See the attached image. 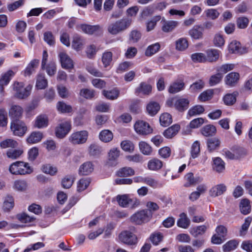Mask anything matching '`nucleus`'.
Wrapping results in <instances>:
<instances>
[{
    "mask_svg": "<svg viewBox=\"0 0 252 252\" xmlns=\"http://www.w3.org/2000/svg\"><path fill=\"white\" fill-rule=\"evenodd\" d=\"M160 109L159 104L155 101L150 102L147 106V111L148 114L152 116H155L158 113Z\"/></svg>",
    "mask_w": 252,
    "mask_h": 252,
    "instance_id": "nucleus-31",
    "label": "nucleus"
},
{
    "mask_svg": "<svg viewBox=\"0 0 252 252\" xmlns=\"http://www.w3.org/2000/svg\"><path fill=\"white\" fill-rule=\"evenodd\" d=\"M71 128V122L65 121L60 124L56 128V135L58 138L64 137Z\"/></svg>",
    "mask_w": 252,
    "mask_h": 252,
    "instance_id": "nucleus-9",
    "label": "nucleus"
},
{
    "mask_svg": "<svg viewBox=\"0 0 252 252\" xmlns=\"http://www.w3.org/2000/svg\"><path fill=\"white\" fill-rule=\"evenodd\" d=\"M188 47V42L186 39L181 38L176 41V48L179 51H183Z\"/></svg>",
    "mask_w": 252,
    "mask_h": 252,
    "instance_id": "nucleus-64",
    "label": "nucleus"
},
{
    "mask_svg": "<svg viewBox=\"0 0 252 252\" xmlns=\"http://www.w3.org/2000/svg\"><path fill=\"white\" fill-rule=\"evenodd\" d=\"M41 170L43 172L51 176L55 175L57 172V169L50 164H45L42 166Z\"/></svg>",
    "mask_w": 252,
    "mask_h": 252,
    "instance_id": "nucleus-62",
    "label": "nucleus"
},
{
    "mask_svg": "<svg viewBox=\"0 0 252 252\" xmlns=\"http://www.w3.org/2000/svg\"><path fill=\"white\" fill-rule=\"evenodd\" d=\"M226 190V187L223 184L213 187L209 191L210 195L215 197L222 194Z\"/></svg>",
    "mask_w": 252,
    "mask_h": 252,
    "instance_id": "nucleus-15",
    "label": "nucleus"
},
{
    "mask_svg": "<svg viewBox=\"0 0 252 252\" xmlns=\"http://www.w3.org/2000/svg\"><path fill=\"white\" fill-rule=\"evenodd\" d=\"M204 108L201 105H196L189 109L188 112V115L192 117L195 115H200L203 113Z\"/></svg>",
    "mask_w": 252,
    "mask_h": 252,
    "instance_id": "nucleus-50",
    "label": "nucleus"
},
{
    "mask_svg": "<svg viewBox=\"0 0 252 252\" xmlns=\"http://www.w3.org/2000/svg\"><path fill=\"white\" fill-rule=\"evenodd\" d=\"M23 153V150L22 148L17 149L9 150L6 152L7 157L12 159H16L19 158Z\"/></svg>",
    "mask_w": 252,
    "mask_h": 252,
    "instance_id": "nucleus-42",
    "label": "nucleus"
},
{
    "mask_svg": "<svg viewBox=\"0 0 252 252\" xmlns=\"http://www.w3.org/2000/svg\"><path fill=\"white\" fill-rule=\"evenodd\" d=\"M213 169L217 172H222L225 169V163L224 161L219 157H217L213 159Z\"/></svg>",
    "mask_w": 252,
    "mask_h": 252,
    "instance_id": "nucleus-33",
    "label": "nucleus"
},
{
    "mask_svg": "<svg viewBox=\"0 0 252 252\" xmlns=\"http://www.w3.org/2000/svg\"><path fill=\"white\" fill-rule=\"evenodd\" d=\"M18 146V143L13 139H6L0 143V147L2 149L8 148H15Z\"/></svg>",
    "mask_w": 252,
    "mask_h": 252,
    "instance_id": "nucleus-37",
    "label": "nucleus"
},
{
    "mask_svg": "<svg viewBox=\"0 0 252 252\" xmlns=\"http://www.w3.org/2000/svg\"><path fill=\"white\" fill-rule=\"evenodd\" d=\"M235 65L232 63L223 64L217 68V71L223 77V75L231 71L234 68Z\"/></svg>",
    "mask_w": 252,
    "mask_h": 252,
    "instance_id": "nucleus-39",
    "label": "nucleus"
},
{
    "mask_svg": "<svg viewBox=\"0 0 252 252\" xmlns=\"http://www.w3.org/2000/svg\"><path fill=\"white\" fill-rule=\"evenodd\" d=\"M131 23L128 19H123L110 24L108 27V32L111 34L116 35L127 29Z\"/></svg>",
    "mask_w": 252,
    "mask_h": 252,
    "instance_id": "nucleus-3",
    "label": "nucleus"
},
{
    "mask_svg": "<svg viewBox=\"0 0 252 252\" xmlns=\"http://www.w3.org/2000/svg\"><path fill=\"white\" fill-rule=\"evenodd\" d=\"M189 220L187 218L186 215L184 213L181 214L180 219L177 221L178 226L183 228H187L189 227Z\"/></svg>",
    "mask_w": 252,
    "mask_h": 252,
    "instance_id": "nucleus-45",
    "label": "nucleus"
},
{
    "mask_svg": "<svg viewBox=\"0 0 252 252\" xmlns=\"http://www.w3.org/2000/svg\"><path fill=\"white\" fill-rule=\"evenodd\" d=\"M192 61L194 63L206 62V55L202 53H195L191 56Z\"/></svg>",
    "mask_w": 252,
    "mask_h": 252,
    "instance_id": "nucleus-60",
    "label": "nucleus"
},
{
    "mask_svg": "<svg viewBox=\"0 0 252 252\" xmlns=\"http://www.w3.org/2000/svg\"><path fill=\"white\" fill-rule=\"evenodd\" d=\"M120 92L117 89H114L109 91H103V94L104 96L111 100L117 99L119 95Z\"/></svg>",
    "mask_w": 252,
    "mask_h": 252,
    "instance_id": "nucleus-43",
    "label": "nucleus"
},
{
    "mask_svg": "<svg viewBox=\"0 0 252 252\" xmlns=\"http://www.w3.org/2000/svg\"><path fill=\"white\" fill-rule=\"evenodd\" d=\"M178 22L176 21H168L164 22L162 30L164 32H168L172 31L177 26Z\"/></svg>",
    "mask_w": 252,
    "mask_h": 252,
    "instance_id": "nucleus-41",
    "label": "nucleus"
},
{
    "mask_svg": "<svg viewBox=\"0 0 252 252\" xmlns=\"http://www.w3.org/2000/svg\"><path fill=\"white\" fill-rule=\"evenodd\" d=\"M185 84L183 81L174 82L169 86L168 92L170 94H175L183 90Z\"/></svg>",
    "mask_w": 252,
    "mask_h": 252,
    "instance_id": "nucleus-29",
    "label": "nucleus"
},
{
    "mask_svg": "<svg viewBox=\"0 0 252 252\" xmlns=\"http://www.w3.org/2000/svg\"><path fill=\"white\" fill-rule=\"evenodd\" d=\"M200 143L195 141L192 145L190 150L191 156L193 158H196L200 154Z\"/></svg>",
    "mask_w": 252,
    "mask_h": 252,
    "instance_id": "nucleus-57",
    "label": "nucleus"
},
{
    "mask_svg": "<svg viewBox=\"0 0 252 252\" xmlns=\"http://www.w3.org/2000/svg\"><path fill=\"white\" fill-rule=\"evenodd\" d=\"M134 129L137 134L141 135H147L153 132L150 125L143 120L137 121L134 125Z\"/></svg>",
    "mask_w": 252,
    "mask_h": 252,
    "instance_id": "nucleus-7",
    "label": "nucleus"
},
{
    "mask_svg": "<svg viewBox=\"0 0 252 252\" xmlns=\"http://www.w3.org/2000/svg\"><path fill=\"white\" fill-rule=\"evenodd\" d=\"M14 189L18 191H23L26 189L27 188V183L26 181L22 180H16L14 182Z\"/></svg>",
    "mask_w": 252,
    "mask_h": 252,
    "instance_id": "nucleus-63",
    "label": "nucleus"
},
{
    "mask_svg": "<svg viewBox=\"0 0 252 252\" xmlns=\"http://www.w3.org/2000/svg\"><path fill=\"white\" fill-rule=\"evenodd\" d=\"M204 86V81L202 80H199L190 85L189 90L191 93L198 92L202 90Z\"/></svg>",
    "mask_w": 252,
    "mask_h": 252,
    "instance_id": "nucleus-54",
    "label": "nucleus"
},
{
    "mask_svg": "<svg viewBox=\"0 0 252 252\" xmlns=\"http://www.w3.org/2000/svg\"><path fill=\"white\" fill-rule=\"evenodd\" d=\"M207 227L205 225H200L197 227L191 228L190 230V233L195 237L200 235H202L205 233Z\"/></svg>",
    "mask_w": 252,
    "mask_h": 252,
    "instance_id": "nucleus-52",
    "label": "nucleus"
},
{
    "mask_svg": "<svg viewBox=\"0 0 252 252\" xmlns=\"http://www.w3.org/2000/svg\"><path fill=\"white\" fill-rule=\"evenodd\" d=\"M228 48L229 51L233 54H242V49L241 47V44L236 40L231 41L228 45Z\"/></svg>",
    "mask_w": 252,
    "mask_h": 252,
    "instance_id": "nucleus-30",
    "label": "nucleus"
},
{
    "mask_svg": "<svg viewBox=\"0 0 252 252\" xmlns=\"http://www.w3.org/2000/svg\"><path fill=\"white\" fill-rule=\"evenodd\" d=\"M180 126L176 124L166 129L163 132V135L167 138H171L178 132Z\"/></svg>",
    "mask_w": 252,
    "mask_h": 252,
    "instance_id": "nucleus-28",
    "label": "nucleus"
},
{
    "mask_svg": "<svg viewBox=\"0 0 252 252\" xmlns=\"http://www.w3.org/2000/svg\"><path fill=\"white\" fill-rule=\"evenodd\" d=\"M112 61V53L109 51L104 52L102 54V62L105 67L110 65Z\"/></svg>",
    "mask_w": 252,
    "mask_h": 252,
    "instance_id": "nucleus-59",
    "label": "nucleus"
},
{
    "mask_svg": "<svg viewBox=\"0 0 252 252\" xmlns=\"http://www.w3.org/2000/svg\"><path fill=\"white\" fill-rule=\"evenodd\" d=\"M23 113V108L16 105L12 106L9 111V116L13 120H18L21 118Z\"/></svg>",
    "mask_w": 252,
    "mask_h": 252,
    "instance_id": "nucleus-18",
    "label": "nucleus"
},
{
    "mask_svg": "<svg viewBox=\"0 0 252 252\" xmlns=\"http://www.w3.org/2000/svg\"><path fill=\"white\" fill-rule=\"evenodd\" d=\"M239 77L240 75L238 73L232 72L225 76L224 81L227 85L233 87L237 83Z\"/></svg>",
    "mask_w": 252,
    "mask_h": 252,
    "instance_id": "nucleus-19",
    "label": "nucleus"
},
{
    "mask_svg": "<svg viewBox=\"0 0 252 252\" xmlns=\"http://www.w3.org/2000/svg\"><path fill=\"white\" fill-rule=\"evenodd\" d=\"M139 147L140 152L144 155L150 156L152 154L153 149L152 147L145 141H140L139 143Z\"/></svg>",
    "mask_w": 252,
    "mask_h": 252,
    "instance_id": "nucleus-34",
    "label": "nucleus"
},
{
    "mask_svg": "<svg viewBox=\"0 0 252 252\" xmlns=\"http://www.w3.org/2000/svg\"><path fill=\"white\" fill-rule=\"evenodd\" d=\"M99 138L103 142H109L113 139V134L110 130L104 129L100 132Z\"/></svg>",
    "mask_w": 252,
    "mask_h": 252,
    "instance_id": "nucleus-32",
    "label": "nucleus"
},
{
    "mask_svg": "<svg viewBox=\"0 0 252 252\" xmlns=\"http://www.w3.org/2000/svg\"><path fill=\"white\" fill-rule=\"evenodd\" d=\"M118 239L121 243L129 246L135 245L138 242L136 235L128 230L122 231L118 236Z\"/></svg>",
    "mask_w": 252,
    "mask_h": 252,
    "instance_id": "nucleus-5",
    "label": "nucleus"
},
{
    "mask_svg": "<svg viewBox=\"0 0 252 252\" xmlns=\"http://www.w3.org/2000/svg\"><path fill=\"white\" fill-rule=\"evenodd\" d=\"M48 81L45 76L39 74L37 76L36 87L39 89H43L47 86Z\"/></svg>",
    "mask_w": 252,
    "mask_h": 252,
    "instance_id": "nucleus-53",
    "label": "nucleus"
},
{
    "mask_svg": "<svg viewBox=\"0 0 252 252\" xmlns=\"http://www.w3.org/2000/svg\"><path fill=\"white\" fill-rule=\"evenodd\" d=\"M15 74V72L13 70H8L1 75L0 79V84L6 86Z\"/></svg>",
    "mask_w": 252,
    "mask_h": 252,
    "instance_id": "nucleus-35",
    "label": "nucleus"
},
{
    "mask_svg": "<svg viewBox=\"0 0 252 252\" xmlns=\"http://www.w3.org/2000/svg\"><path fill=\"white\" fill-rule=\"evenodd\" d=\"M189 101L185 98H180L174 102L175 108L179 111H184L189 107Z\"/></svg>",
    "mask_w": 252,
    "mask_h": 252,
    "instance_id": "nucleus-24",
    "label": "nucleus"
},
{
    "mask_svg": "<svg viewBox=\"0 0 252 252\" xmlns=\"http://www.w3.org/2000/svg\"><path fill=\"white\" fill-rule=\"evenodd\" d=\"M91 183V179L89 178L81 179L77 184V190L82 191L86 189Z\"/></svg>",
    "mask_w": 252,
    "mask_h": 252,
    "instance_id": "nucleus-49",
    "label": "nucleus"
},
{
    "mask_svg": "<svg viewBox=\"0 0 252 252\" xmlns=\"http://www.w3.org/2000/svg\"><path fill=\"white\" fill-rule=\"evenodd\" d=\"M121 147L124 151L129 153L133 152L135 148L134 144L127 140L123 141L121 143Z\"/></svg>",
    "mask_w": 252,
    "mask_h": 252,
    "instance_id": "nucleus-51",
    "label": "nucleus"
},
{
    "mask_svg": "<svg viewBox=\"0 0 252 252\" xmlns=\"http://www.w3.org/2000/svg\"><path fill=\"white\" fill-rule=\"evenodd\" d=\"M239 242L235 240L229 241L222 247L224 252H229L235 250L238 246Z\"/></svg>",
    "mask_w": 252,
    "mask_h": 252,
    "instance_id": "nucleus-48",
    "label": "nucleus"
},
{
    "mask_svg": "<svg viewBox=\"0 0 252 252\" xmlns=\"http://www.w3.org/2000/svg\"><path fill=\"white\" fill-rule=\"evenodd\" d=\"M89 133L87 130H81L72 133L69 137V141L73 145L85 143L88 139Z\"/></svg>",
    "mask_w": 252,
    "mask_h": 252,
    "instance_id": "nucleus-6",
    "label": "nucleus"
},
{
    "mask_svg": "<svg viewBox=\"0 0 252 252\" xmlns=\"http://www.w3.org/2000/svg\"><path fill=\"white\" fill-rule=\"evenodd\" d=\"M201 132L202 135L205 136H213L216 132V128L213 125H208L202 128Z\"/></svg>",
    "mask_w": 252,
    "mask_h": 252,
    "instance_id": "nucleus-38",
    "label": "nucleus"
},
{
    "mask_svg": "<svg viewBox=\"0 0 252 252\" xmlns=\"http://www.w3.org/2000/svg\"><path fill=\"white\" fill-rule=\"evenodd\" d=\"M9 171L12 174L22 175L31 173L32 169L28 163L18 161L11 164Z\"/></svg>",
    "mask_w": 252,
    "mask_h": 252,
    "instance_id": "nucleus-2",
    "label": "nucleus"
},
{
    "mask_svg": "<svg viewBox=\"0 0 252 252\" xmlns=\"http://www.w3.org/2000/svg\"><path fill=\"white\" fill-rule=\"evenodd\" d=\"M43 137V133L41 132L34 131L27 138V141L29 144H35L39 142Z\"/></svg>",
    "mask_w": 252,
    "mask_h": 252,
    "instance_id": "nucleus-27",
    "label": "nucleus"
},
{
    "mask_svg": "<svg viewBox=\"0 0 252 252\" xmlns=\"http://www.w3.org/2000/svg\"><path fill=\"white\" fill-rule=\"evenodd\" d=\"M241 212L244 215H247L251 211L250 201L247 199H242L240 203Z\"/></svg>",
    "mask_w": 252,
    "mask_h": 252,
    "instance_id": "nucleus-40",
    "label": "nucleus"
},
{
    "mask_svg": "<svg viewBox=\"0 0 252 252\" xmlns=\"http://www.w3.org/2000/svg\"><path fill=\"white\" fill-rule=\"evenodd\" d=\"M214 45L218 47L223 46L225 43V39L223 36L220 33L215 34L213 38Z\"/></svg>",
    "mask_w": 252,
    "mask_h": 252,
    "instance_id": "nucleus-56",
    "label": "nucleus"
},
{
    "mask_svg": "<svg viewBox=\"0 0 252 252\" xmlns=\"http://www.w3.org/2000/svg\"><path fill=\"white\" fill-rule=\"evenodd\" d=\"M80 28L84 32L89 34L97 33L102 30L101 27L98 25L92 26L83 24L80 25Z\"/></svg>",
    "mask_w": 252,
    "mask_h": 252,
    "instance_id": "nucleus-20",
    "label": "nucleus"
},
{
    "mask_svg": "<svg viewBox=\"0 0 252 252\" xmlns=\"http://www.w3.org/2000/svg\"><path fill=\"white\" fill-rule=\"evenodd\" d=\"M94 170V165L91 162L88 161L82 164L79 169L80 175H88Z\"/></svg>",
    "mask_w": 252,
    "mask_h": 252,
    "instance_id": "nucleus-25",
    "label": "nucleus"
},
{
    "mask_svg": "<svg viewBox=\"0 0 252 252\" xmlns=\"http://www.w3.org/2000/svg\"><path fill=\"white\" fill-rule=\"evenodd\" d=\"M204 13L207 18L212 20L216 19L220 15L219 11L217 9L213 8H210L205 10Z\"/></svg>",
    "mask_w": 252,
    "mask_h": 252,
    "instance_id": "nucleus-61",
    "label": "nucleus"
},
{
    "mask_svg": "<svg viewBox=\"0 0 252 252\" xmlns=\"http://www.w3.org/2000/svg\"><path fill=\"white\" fill-rule=\"evenodd\" d=\"M151 215L146 210H142L132 215L130 218L131 222L136 224L146 223L151 219Z\"/></svg>",
    "mask_w": 252,
    "mask_h": 252,
    "instance_id": "nucleus-4",
    "label": "nucleus"
},
{
    "mask_svg": "<svg viewBox=\"0 0 252 252\" xmlns=\"http://www.w3.org/2000/svg\"><path fill=\"white\" fill-rule=\"evenodd\" d=\"M163 162L159 159L154 158L149 160L147 163V167L151 171H158L163 166Z\"/></svg>",
    "mask_w": 252,
    "mask_h": 252,
    "instance_id": "nucleus-17",
    "label": "nucleus"
},
{
    "mask_svg": "<svg viewBox=\"0 0 252 252\" xmlns=\"http://www.w3.org/2000/svg\"><path fill=\"white\" fill-rule=\"evenodd\" d=\"M59 56L62 67L66 69L72 68L74 66L73 61L64 52H61Z\"/></svg>",
    "mask_w": 252,
    "mask_h": 252,
    "instance_id": "nucleus-10",
    "label": "nucleus"
},
{
    "mask_svg": "<svg viewBox=\"0 0 252 252\" xmlns=\"http://www.w3.org/2000/svg\"><path fill=\"white\" fill-rule=\"evenodd\" d=\"M203 27L201 26L195 25L189 31V33L192 38L198 40L203 38Z\"/></svg>",
    "mask_w": 252,
    "mask_h": 252,
    "instance_id": "nucleus-16",
    "label": "nucleus"
},
{
    "mask_svg": "<svg viewBox=\"0 0 252 252\" xmlns=\"http://www.w3.org/2000/svg\"><path fill=\"white\" fill-rule=\"evenodd\" d=\"M152 91V87L150 85L147 84L145 83H141L136 90V93H142L144 94H149Z\"/></svg>",
    "mask_w": 252,
    "mask_h": 252,
    "instance_id": "nucleus-58",
    "label": "nucleus"
},
{
    "mask_svg": "<svg viewBox=\"0 0 252 252\" xmlns=\"http://www.w3.org/2000/svg\"><path fill=\"white\" fill-rule=\"evenodd\" d=\"M32 88V85L25 86L23 82H14L12 84V90L14 96L20 99H25L31 94Z\"/></svg>",
    "mask_w": 252,
    "mask_h": 252,
    "instance_id": "nucleus-1",
    "label": "nucleus"
},
{
    "mask_svg": "<svg viewBox=\"0 0 252 252\" xmlns=\"http://www.w3.org/2000/svg\"><path fill=\"white\" fill-rule=\"evenodd\" d=\"M221 52L216 49H209L206 51V62H216L219 59Z\"/></svg>",
    "mask_w": 252,
    "mask_h": 252,
    "instance_id": "nucleus-12",
    "label": "nucleus"
},
{
    "mask_svg": "<svg viewBox=\"0 0 252 252\" xmlns=\"http://www.w3.org/2000/svg\"><path fill=\"white\" fill-rule=\"evenodd\" d=\"M14 206V200L12 196L8 195L5 197L2 208L4 212L9 211Z\"/></svg>",
    "mask_w": 252,
    "mask_h": 252,
    "instance_id": "nucleus-36",
    "label": "nucleus"
},
{
    "mask_svg": "<svg viewBox=\"0 0 252 252\" xmlns=\"http://www.w3.org/2000/svg\"><path fill=\"white\" fill-rule=\"evenodd\" d=\"M85 44L84 39L78 34L72 37V47L76 51L81 50Z\"/></svg>",
    "mask_w": 252,
    "mask_h": 252,
    "instance_id": "nucleus-22",
    "label": "nucleus"
},
{
    "mask_svg": "<svg viewBox=\"0 0 252 252\" xmlns=\"http://www.w3.org/2000/svg\"><path fill=\"white\" fill-rule=\"evenodd\" d=\"M120 156V150L118 148H112L108 153V164L111 165L116 164V160Z\"/></svg>",
    "mask_w": 252,
    "mask_h": 252,
    "instance_id": "nucleus-26",
    "label": "nucleus"
},
{
    "mask_svg": "<svg viewBox=\"0 0 252 252\" xmlns=\"http://www.w3.org/2000/svg\"><path fill=\"white\" fill-rule=\"evenodd\" d=\"M223 154L228 159H236L242 156L243 150L240 148L233 149L231 150H224L223 151Z\"/></svg>",
    "mask_w": 252,
    "mask_h": 252,
    "instance_id": "nucleus-11",
    "label": "nucleus"
},
{
    "mask_svg": "<svg viewBox=\"0 0 252 252\" xmlns=\"http://www.w3.org/2000/svg\"><path fill=\"white\" fill-rule=\"evenodd\" d=\"M134 174V171L130 167H125L119 169L117 175L119 177H127L132 176Z\"/></svg>",
    "mask_w": 252,
    "mask_h": 252,
    "instance_id": "nucleus-47",
    "label": "nucleus"
},
{
    "mask_svg": "<svg viewBox=\"0 0 252 252\" xmlns=\"http://www.w3.org/2000/svg\"><path fill=\"white\" fill-rule=\"evenodd\" d=\"M49 120L46 115L38 116L33 123V126L38 129L46 127L48 126Z\"/></svg>",
    "mask_w": 252,
    "mask_h": 252,
    "instance_id": "nucleus-14",
    "label": "nucleus"
},
{
    "mask_svg": "<svg viewBox=\"0 0 252 252\" xmlns=\"http://www.w3.org/2000/svg\"><path fill=\"white\" fill-rule=\"evenodd\" d=\"M160 47L158 43H156L149 46L145 51V54L147 57H150L157 53Z\"/></svg>",
    "mask_w": 252,
    "mask_h": 252,
    "instance_id": "nucleus-44",
    "label": "nucleus"
},
{
    "mask_svg": "<svg viewBox=\"0 0 252 252\" xmlns=\"http://www.w3.org/2000/svg\"><path fill=\"white\" fill-rule=\"evenodd\" d=\"M10 128L13 134L18 136H23L27 130L25 124L19 120H13L11 123Z\"/></svg>",
    "mask_w": 252,
    "mask_h": 252,
    "instance_id": "nucleus-8",
    "label": "nucleus"
},
{
    "mask_svg": "<svg viewBox=\"0 0 252 252\" xmlns=\"http://www.w3.org/2000/svg\"><path fill=\"white\" fill-rule=\"evenodd\" d=\"M159 122L162 126H167L172 123V117L168 113H163L159 117Z\"/></svg>",
    "mask_w": 252,
    "mask_h": 252,
    "instance_id": "nucleus-46",
    "label": "nucleus"
},
{
    "mask_svg": "<svg viewBox=\"0 0 252 252\" xmlns=\"http://www.w3.org/2000/svg\"><path fill=\"white\" fill-rule=\"evenodd\" d=\"M116 200L119 206L123 208L128 207L131 204L132 200L128 194L118 195L116 197Z\"/></svg>",
    "mask_w": 252,
    "mask_h": 252,
    "instance_id": "nucleus-21",
    "label": "nucleus"
},
{
    "mask_svg": "<svg viewBox=\"0 0 252 252\" xmlns=\"http://www.w3.org/2000/svg\"><path fill=\"white\" fill-rule=\"evenodd\" d=\"M186 183L184 184L185 187L194 186L197 184L201 182L202 179L200 177H194L191 172L187 173L185 176Z\"/></svg>",
    "mask_w": 252,
    "mask_h": 252,
    "instance_id": "nucleus-13",
    "label": "nucleus"
},
{
    "mask_svg": "<svg viewBox=\"0 0 252 252\" xmlns=\"http://www.w3.org/2000/svg\"><path fill=\"white\" fill-rule=\"evenodd\" d=\"M220 145V140L217 138H212L209 139L207 141L208 150L210 151H213L217 149Z\"/></svg>",
    "mask_w": 252,
    "mask_h": 252,
    "instance_id": "nucleus-55",
    "label": "nucleus"
},
{
    "mask_svg": "<svg viewBox=\"0 0 252 252\" xmlns=\"http://www.w3.org/2000/svg\"><path fill=\"white\" fill-rule=\"evenodd\" d=\"M207 189V187L204 184H201L197 186L196 190L192 192L189 196V199L194 201L200 197L201 194L204 193Z\"/></svg>",
    "mask_w": 252,
    "mask_h": 252,
    "instance_id": "nucleus-23",
    "label": "nucleus"
}]
</instances>
